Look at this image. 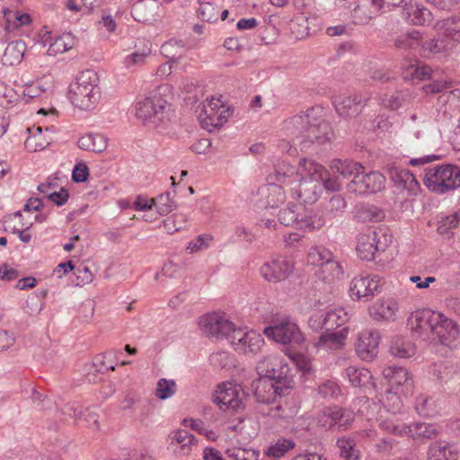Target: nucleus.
<instances>
[{"label":"nucleus","mask_w":460,"mask_h":460,"mask_svg":"<svg viewBox=\"0 0 460 460\" xmlns=\"http://www.w3.org/2000/svg\"><path fill=\"white\" fill-rule=\"evenodd\" d=\"M410 325L411 331L422 340L446 346L453 345L460 334L459 326L454 320L431 309L412 313Z\"/></svg>","instance_id":"1"},{"label":"nucleus","mask_w":460,"mask_h":460,"mask_svg":"<svg viewBox=\"0 0 460 460\" xmlns=\"http://www.w3.org/2000/svg\"><path fill=\"white\" fill-rule=\"evenodd\" d=\"M299 179L290 191L305 203H314L319 199L323 187L331 191L339 190L341 183L339 179L330 178L328 171L311 159H302L297 165Z\"/></svg>","instance_id":"2"},{"label":"nucleus","mask_w":460,"mask_h":460,"mask_svg":"<svg viewBox=\"0 0 460 460\" xmlns=\"http://www.w3.org/2000/svg\"><path fill=\"white\" fill-rule=\"evenodd\" d=\"M315 109L286 119L282 131L295 145L306 143L323 144L332 139V129L329 123L316 117Z\"/></svg>","instance_id":"3"},{"label":"nucleus","mask_w":460,"mask_h":460,"mask_svg":"<svg viewBox=\"0 0 460 460\" xmlns=\"http://www.w3.org/2000/svg\"><path fill=\"white\" fill-rule=\"evenodd\" d=\"M171 93V85L161 84L146 97L137 101L134 105L136 119L147 128H160L167 118L168 96Z\"/></svg>","instance_id":"4"},{"label":"nucleus","mask_w":460,"mask_h":460,"mask_svg":"<svg viewBox=\"0 0 460 460\" xmlns=\"http://www.w3.org/2000/svg\"><path fill=\"white\" fill-rule=\"evenodd\" d=\"M331 170L344 179L352 178L348 183L351 192H378L385 186V177L381 172H366L364 167L357 162L335 160L331 164Z\"/></svg>","instance_id":"5"},{"label":"nucleus","mask_w":460,"mask_h":460,"mask_svg":"<svg viewBox=\"0 0 460 460\" xmlns=\"http://www.w3.org/2000/svg\"><path fill=\"white\" fill-rule=\"evenodd\" d=\"M102 97L99 78L93 71H84L68 87L67 98L71 104L85 111L94 110Z\"/></svg>","instance_id":"6"},{"label":"nucleus","mask_w":460,"mask_h":460,"mask_svg":"<svg viewBox=\"0 0 460 460\" xmlns=\"http://www.w3.org/2000/svg\"><path fill=\"white\" fill-rule=\"evenodd\" d=\"M389 389L385 401H381L389 411H397L402 406L401 396H407L413 389V380L409 371L401 367H387L383 371Z\"/></svg>","instance_id":"7"},{"label":"nucleus","mask_w":460,"mask_h":460,"mask_svg":"<svg viewBox=\"0 0 460 460\" xmlns=\"http://www.w3.org/2000/svg\"><path fill=\"white\" fill-rule=\"evenodd\" d=\"M423 184L433 193L446 194L460 188V167L451 164H437L425 170Z\"/></svg>","instance_id":"8"},{"label":"nucleus","mask_w":460,"mask_h":460,"mask_svg":"<svg viewBox=\"0 0 460 460\" xmlns=\"http://www.w3.org/2000/svg\"><path fill=\"white\" fill-rule=\"evenodd\" d=\"M260 376L279 384V390H292L295 387V374L288 363L279 355L263 357L256 365Z\"/></svg>","instance_id":"9"},{"label":"nucleus","mask_w":460,"mask_h":460,"mask_svg":"<svg viewBox=\"0 0 460 460\" xmlns=\"http://www.w3.org/2000/svg\"><path fill=\"white\" fill-rule=\"evenodd\" d=\"M231 114L230 108L225 103L221 95L211 96L202 102L198 119L203 128L212 131L222 127Z\"/></svg>","instance_id":"10"},{"label":"nucleus","mask_w":460,"mask_h":460,"mask_svg":"<svg viewBox=\"0 0 460 460\" xmlns=\"http://www.w3.org/2000/svg\"><path fill=\"white\" fill-rule=\"evenodd\" d=\"M247 394L242 385L226 381L218 384L213 394V402L221 411H238L244 408Z\"/></svg>","instance_id":"11"},{"label":"nucleus","mask_w":460,"mask_h":460,"mask_svg":"<svg viewBox=\"0 0 460 460\" xmlns=\"http://www.w3.org/2000/svg\"><path fill=\"white\" fill-rule=\"evenodd\" d=\"M392 242V236L373 229L360 233L357 238L356 252L364 261H371L376 255L384 252Z\"/></svg>","instance_id":"12"},{"label":"nucleus","mask_w":460,"mask_h":460,"mask_svg":"<svg viewBox=\"0 0 460 460\" xmlns=\"http://www.w3.org/2000/svg\"><path fill=\"white\" fill-rule=\"evenodd\" d=\"M232 349L239 354L255 356L264 346L262 336L248 327H236L228 340Z\"/></svg>","instance_id":"13"},{"label":"nucleus","mask_w":460,"mask_h":460,"mask_svg":"<svg viewBox=\"0 0 460 460\" xmlns=\"http://www.w3.org/2000/svg\"><path fill=\"white\" fill-rule=\"evenodd\" d=\"M198 325L200 332L208 337L226 339L229 337L237 327L225 314L208 313L199 318Z\"/></svg>","instance_id":"14"},{"label":"nucleus","mask_w":460,"mask_h":460,"mask_svg":"<svg viewBox=\"0 0 460 460\" xmlns=\"http://www.w3.org/2000/svg\"><path fill=\"white\" fill-rule=\"evenodd\" d=\"M401 314L399 300L393 296H382L367 307L369 318L376 323H391L398 320Z\"/></svg>","instance_id":"15"},{"label":"nucleus","mask_w":460,"mask_h":460,"mask_svg":"<svg viewBox=\"0 0 460 460\" xmlns=\"http://www.w3.org/2000/svg\"><path fill=\"white\" fill-rule=\"evenodd\" d=\"M263 333L274 341L281 344H290L301 347L305 337L298 325L289 320H283L279 323L268 326Z\"/></svg>","instance_id":"16"},{"label":"nucleus","mask_w":460,"mask_h":460,"mask_svg":"<svg viewBox=\"0 0 460 460\" xmlns=\"http://www.w3.org/2000/svg\"><path fill=\"white\" fill-rule=\"evenodd\" d=\"M382 279L377 275H359L353 278L349 287V296L353 301H369L380 291Z\"/></svg>","instance_id":"17"},{"label":"nucleus","mask_w":460,"mask_h":460,"mask_svg":"<svg viewBox=\"0 0 460 460\" xmlns=\"http://www.w3.org/2000/svg\"><path fill=\"white\" fill-rule=\"evenodd\" d=\"M387 173L399 194L409 199H414L420 194V184L409 170L391 167L387 170Z\"/></svg>","instance_id":"18"},{"label":"nucleus","mask_w":460,"mask_h":460,"mask_svg":"<svg viewBox=\"0 0 460 460\" xmlns=\"http://www.w3.org/2000/svg\"><path fill=\"white\" fill-rule=\"evenodd\" d=\"M294 262L285 257H276L265 261L261 269V276L268 282L279 283L288 279L294 272Z\"/></svg>","instance_id":"19"},{"label":"nucleus","mask_w":460,"mask_h":460,"mask_svg":"<svg viewBox=\"0 0 460 460\" xmlns=\"http://www.w3.org/2000/svg\"><path fill=\"white\" fill-rule=\"evenodd\" d=\"M380 333L376 330H367L359 333L356 350L363 360H372L378 353Z\"/></svg>","instance_id":"20"},{"label":"nucleus","mask_w":460,"mask_h":460,"mask_svg":"<svg viewBox=\"0 0 460 460\" xmlns=\"http://www.w3.org/2000/svg\"><path fill=\"white\" fill-rule=\"evenodd\" d=\"M352 420L351 411L338 407L328 408L317 417L318 425L325 429H331L335 425L347 428Z\"/></svg>","instance_id":"21"},{"label":"nucleus","mask_w":460,"mask_h":460,"mask_svg":"<svg viewBox=\"0 0 460 460\" xmlns=\"http://www.w3.org/2000/svg\"><path fill=\"white\" fill-rule=\"evenodd\" d=\"M385 8L380 0H358L352 10V17L358 24H367Z\"/></svg>","instance_id":"22"},{"label":"nucleus","mask_w":460,"mask_h":460,"mask_svg":"<svg viewBox=\"0 0 460 460\" xmlns=\"http://www.w3.org/2000/svg\"><path fill=\"white\" fill-rule=\"evenodd\" d=\"M253 386L254 395L257 401L262 403H271L275 401L277 395H286L291 391L279 390L278 389L279 384L262 376H260V378L253 384Z\"/></svg>","instance_id":"23"},{"label":"nucleus","mask_w":460,"mask_h":460,"mask_svg":"<svg viewBox=\"0 0 460 460\" xmlns=\"http://www.w3.org/2000/svg\"><path fill=\"white\" fill-rule=\"evenodd\" d=\"M265 208H278L286 202V191L282 185L270 182L259 190Z\"/></svg>","instance_id":"24"},{"label":"nucleus","mask_w":460,"mask_h":460,"mask_svg":"<svg viewBox=\"0 0 460 460\" xmlns=\"http://www.w3.org/2000/svg\"><path fill=\"white\" fill-rule=\"evenodd\" d=\"M27 131L29 136L24 142V146L29 152L41 151L52 141V137L49 136L52 129L49 128H45L44 132L40 127L28 128Z\"/></svg>","instance_id":"25"},{"label":"nucleus","mask_w":460,"mask_h":460,"mask_svg":"<svg viewBox=\"0 0 460 460\" xmlns=\"http://www.w3.org/2000/svg\"><path fill=\"white\" fill-rule=\"evenodd\" d=\"M171 447L178 456H189L191 447L196 445V438L184 429H177L170 434Z\"/></svg>","instance_id":"26"},{"label":"nucleus","mask_w":460,"mask_h":460,"mask_svg":"<svg viewBox=\"0 0 460 460\" xmlns=\"http://www.w3.org/2000/svg\"><path fill=\"white\" fill-rule=\"evenodd\" d=\"M27 49L26 43L22 40H16L9 42L1 56V63L5 66H16L23 59Z\"/></svg>","instance_id":"27"},{"label":"nucleus","mask_w":460,"mask_h":460,"mask_svg":"<svg viewBox=\"0 0 460 460\" xmlns=\"http://www.w3.org/2000/svg\"><path fill=\"white\" fill-rule=\"evenodd\" d=\"M348 328H342L336 332L326 330L325 332L321 334L315 345L316 347L323 349L337 350L343 348L348 338Z\"/></svg>","instance_id":"28"},{"label":"nucleus","mask_w":460,"mask_h":460,"mask_svg":"<svg viewBox=\"0 0 460 460\" xmlns=\"http://www.w3.org/2000/svg\"><path fill=\"white\" fill-rule=\"evenodd\" d=\"M403 15L408 22L413 25H425L432 20V13L428 8L411 2L405 3Z\"/></svg>","instance_id":"29"},{"label":"nucleus","mask_w":460,"mask_h":460,"mask_svg":"<svg viewBox=\"0 0 460 460\" xmlns=\"http://www.w3.org/2000/svg\"><path fill=\"white\" fill-rule=\"evenodd\" d=\"M453 47L454 44L446 42V40H424L422 38V42L419 48V55L422 58H433L437 55L447 56L450 53Z\"/></svg>","instance_id":"30"},{"label":"nucleus","mask_w":460,"mask_h":460,"mask_svg":"<svg viewBox=\"0 0 460 460\" xmlns=\"http://www.w3.org/2000/svg\"><path fill=\"white\" fill-rule=\"evenodd\" d=\"M78 146L83 150L101 153L108 146V138L100 133H88L78 139Z\"/></svg>","instance_id":"31"},{"label":"nucleus","mask_w":460,"mask_h":460,"mask_svg":"<svg viewBox=\"0 0 460 460\" xmlns=\"http://www.w3.org/2000/svg\"><path fill=\"white\" fill-rule=\"evenodd\" d=\"M345 375L353 386L375 387L372 382L373 376L367 368L349 366L345 369Z\"/></svg>","instance_id":"32"},{"label":"nucleus","mask_w":460,"mask_h":460,"mask_svg":"<svg viewBox=\"0 0 460 460\" xmlns=\"http://www.w3.org/2000/svg\"><path fill=\"white\" fill-rule=\"evenodd\" d=\"M300 217L297 221V228L305 231L319 230L325 225L324 217L313 211H308L300 207Z\"/></svg>","instance_id":"33"},{"label":"nucleus","mask_w":460,"mask_h":460,"mask_svg":"<svg viewBox=\"0 0 460 460\" xmlns=\"http://www.w3.org/2000/svg\"><path fill=\"white\" fill-rule=\"evenodd\" d=\"M442 402L434 397L420 395L416 399L415 409L423 417L430 418L438 414L442 410Z\"/></svg>","instance_id":"34"},{"label":"nucleus","mask_w":460,"mask_h":460,"mask_svg":"<svg viewBox=\"0 0 460 460\" xmlns=\"http://www.w3.org/2000/svg\"><path fill=\"white\" fill-rule=\"evenodd\" d=\"M274 178L281 184L294 186L300 175H297V167L295 168L290 164L283 161L279 163L275 170ZM273 179V176H270Z\"/></svg>","instance_id":"35"},{"label":"nucleus","mask_w":460,"mask_h":460,"mask_svg":"<svg viewBox=\"0 0 460 460\" xmlns=\"http://www.w3.org/2000/svg\"><path fill=\"white\" fill-rule=\"evenodd\" d=\"M210 366L217 370L229 372L236 366V359L233 354L226 350H218L209 356Z\"/></svg>","instance_id":"36"},{"label":"nucleus","mask_w":460,"mask_h":460,"mask_svg":"<svg viewBox=\"0 0 460 460\" xmlns=\"http://www.w3.org/2000/svg\"><path fill=\"white\" fill-rule=\"evenodd\" d=\"M405 436L413 439H430L434 438L439 433L438 429L433 424L417 422L413 425L407 426Z\"/></svg>","instance_id":"37"},{"label":"nucleus","mask_w":460,"mask_h":460,"mask_svg":"<svg viewBox=\"0 0 460 460\" xmlns=\"http://www.w3.org/2000/svg\"><path fill=\"white\" fill-rule=\"evenodd\" d=\"M421 42L422 34L420 31L412 30L398 36L394 41V45L397 49L416 50L419 52Z\"/></svg>","instance_id":"38"},{"label":"nucleus","mask_w":460,"mask_h":460,"mask_svg":"<svg viewBox=\"0 0 460 460\" xmlns=\"http://www.w3.org/2000/svg\"><path fill=\"white\" fill-rule=\"evenodd\" d=\"M429 460H460V453L452 447L440 443L430 446L428 453Z\"/></svg>","instance_id":"39"},{"label":"nucleus","mask_w":460,"mask_h":460,"mask_svg":"<svg viewBox=\"0 0 460 460\" xmlns=\"http://www.w3.org/2000/svg\"><path fill=\"white\" fill-rule=\"evenodd\" d=\"M460 224V210L452 214L442 216L437 222V232L440 235L450 237L453 230Z\"/></svg>","instance_id":"40"},{"label":"nucleus","mask_w":460,"mask_h":460,"mask_svg":"<svg viewBox=\"0 0 460 460\" xmlns=\"http://www.w3.org/2000/svg\"><path fill=\"white\" fill-rule=\"evenodd\" d=\"M333 104L337 112L341 116H355L360 111L359 102H356L355 99H352L350 96H337L334 99Z\"/></svg>","instance_id":"41"},{"label":"nucleus","mask_w":460,"mask_h":460,"mask_svg":"<svg viewBox=\"0 0 460 460\" xmlns=\"http://www.w3.org/2000/svg\"><path fill=\"white\" fill-rule=\"evenodd\" d=\"M390 351L394 357L407 358L415 355L416 348L410 341L397 337L393 340Z\"/></svg>","instance_id":"42"},{"label":"nucleus","mask_w":460,"mask_h":460,"mask_svg":"<svg viewBox=\"0 0 460 460\" xmlns=\"http://www.w3.org/2000/svg\"><path fill=\"white\" fill-rule=\"evenodd\" d=\"M75 44V38L71 33H64L55 40L48 49V55L56 56L71 49Z\"/></svg>","instance_id":"43"},{"label":"nucleus","mask_w":460,"mask_h":460,"mask_svg":"<svg viewBox=\"0 0 460 460\" xmlns=\"http://www.w3.org/2000/svg\"><path fill=\"white\" fill-rule=\"evenodd\" d=\"M332 257L333 255L332 252L325 247L314 246L310 248L308 252L307 263L309 265L318 267L320 270Z\"/></svg>","instance_id":"44"},{"label":"nucleus","mask_w":460,"mask_h":460,"mask_svg":"<svg viewBox=\"0 0 460 460\" xmlns=\"http://www.w3.org/2000/svg\"><path fill=\"white\" fill-rule=\"evenodd\" d=\"M296 446L293 439L280 438L270 444L265 450V455L274 458H279L292 450Z\"/></svg>","instance_id":"45"},{"label":"nucleus","mask_w":460,"mask_h":460,"mask_svg":"<svg viewBox=\"0 0 460 460\" xmlns=\"http://www.w3.org/2000/svg\"><path fill=\"white\" fill-rule=\"evenodd\" d=\"M290 360L296 367L297 371L301 373V377L305 380L309 379L313 376L314 369L310 358L304 354L296 353L288 354Z\"/></svg>","instance_id":"46"},{"label":"nucleus","mask_w":460,"mask_h":460,"mask_svg":"<svg viewBox=\"0 0 460 460\" xmlns=\"http://www.w3.org/2000/svg\"><path fill=\"white\" fill-rule=\"evenodd\" d=\"M318 274L323 280L332 282L343 275V269L332 257L319 270Z\"/></svg>","instance_id":"47"},{"label":"nucleus","mask_w":460,"mask_h":460,"mask_svg":"<svg viewBox=\"0 0 460 460\" xmlns=\"http://www.w3.org/2000/svg\"><path fill=\"white\" fill-rule=\"evenodd\" d=\"M183 48L184 44L181 40L171 39L161 46L160 51L171 62H178Z\"/></svg>","instance_id":"48"},{"label":"nucleus","mask_w":460,"mask_h":460,"mask_svg":"<svg viewBox=\"0 0 460 460\" xmlns=\"http://www.w3.org/2000/svg\"><path fill=\"white\" fill-rule=\"evenodd\" d=\"M337 447L340 449V456L343 460H360V453L355 447L353 440L349 438H339Z\"/></svg>","instance_id":"49"},{"label":"nucleus","mask_w":460,"mask_h":460,"mask_svg":"<svg viewBox=\"0 0 460 460\" xmlns=\"http://www.w3.org/2000/svg\"><path fill=\"white\" fill-rule=\"evenodd\" d=\"M349 319L348 311L338 307L326 313L327 331L343 325Z\"/></svg>","instance_id":"50"},{"label":"nucleus","mask_w":460,"mask_h":460,"mask_svg":"<svg viewBox=\"0 0 460 460\" xmlns=\"http://www.w3.org/2000/svg\"><path fill=\"white\" fill-rule=\"evenodd\" d=\"M4 18L6 20V31H11L22 26L28 25L31 22V18L28 13L15 12L13 14L11 11L4 12Z\"/></svg>","instance_id":"51"},{"label":"nucleus","mask_w":460,"mask_h":460,"mask_svg":"<svg viewBox=\"0 0 460 460\" xmlns=\"http://www.w3.org/2000/svg\"><path fill=\"white\" fill-rule=\"evenodd\" d=\"M299 208L300 207L291 205V203L288 202V207L279 211V217L280 223L297 228V221L299 220L301 212Z\"/></svg>","instance_id":"52"},{"label":"nucleus","mask_w":460,"mask_h":460,"mask_svg":"<svg viewBox=\"0 0 460 460\" xmlns=\"http://www.w3.org/2000/svg\"><path fill=\"white\" fill-rule=\"evenodd\" d=\"M289 29L296 39H303L309 35L307 17L302 13L296 15L289 23Z\"/></svg>","instance_id":"53"},{"label":"nucleus","mask_w":460,"mask_h":460,"mask_svg":"<svg viewBox=\"0 0 460 460\" xmlns=\"http://www.w3.org/2000/svg\"><path fill=\"white\" fill-rule=\"evenodd\" d=\"M153 201V210H155L160 217L168 215L175 208V205L168 194H162Z\"/></svg>","instance_id":"54"},{"label":"nucleus","mask_w":460,"mask_h":460,"mask_svg":"<svg viewBox=\"0 0 460 460\" xmlns=\"http://www.w3.org/2000/svg\"><path fill=\"white\" fill-rule=\"evenodd\" d=\"M185 218L182 215L174 214L163 220L160 227L168 234H173L184 227Z\"/></svg>","instance_id":"55"},{"label":"nucleus","mask_w":460,"mask_h":460,"mask_svg":"<svg viewBox=\"0 0 460 460\" xmlns=\"http://www.w3.org/2000/svg\"><path fill=\"white\" fill-rule=\"evenodd\" d=\"M226 454L234 460H258L260 456L259 451L244 447L229 448Z\"/></svg>","instance_id":"56"},{"label":"nucleus","mask_w":460,"mask_h":460,"mask_svg":"<svg viewBox=\"0 0 460 460\" xmlns=\"http://www.w3.org/2000/svg\"><path fill=\"white\" fill-rule=\"evenodd\" d=\"M381 427L387 432L405 436L407 425L400 421L395 416H391L381 422Z\"/></svg>","instance_id":"57"},{"label":"nucleus","mask_w":460,"mask_h":460,"mask_svg":"<svg viewBox=\"0 0 460 460\" xmlns=\"http://www.w3.org/2000/svg\"><path fill=\"white\" fill-rule=\"evenodd\" d=\"M453 24L454 20L452 19L443 20L436 23L435 29L438 32L443 33L445 36L452 39L453 41L458 42L460 41V30L453 28Z\"/></svg>","instance_id":"58"},{"label":"nucleus","mask_w":460,"mask_h":460,"mask_svg":"<svg viewBox=\"0 0 460 460\" xmlns=\"http://www.w3.org/2000/svg\"><path fill=\"white\" fill-rule=\"evenodd\" d=\"M176 392V383L173 380L165 378L160 379L157 383L155 389V395L161 399L165 400L172 397Z\"/></svg>","instance_id":"59"},{"label":"nucleus","mask_w":460,"mask_h":460,"mask_svg":"<svg viewBox=\"0 0 460 460\" xmlns=\"http://www.w3.org/2000/svg\"><path fill=\"white\" fill-rule=\"evenodd\" d=\"M150 54L151 48L145 46L141 50H136L133 53L128 55L125 58V66L127 67H131L133 66L143 65Z\"/></svg>","instance_id":"60"},{"label":"nucleus","mask_w":460,"mask_h":460,"mask_svg":"<svg viewBox=\"0 0 460 460\" xmlns=\"http://www.w3.org/2000/svg\"><path fill=\"white\" fill-rule=\"evenodd\" d=\"M432 74V69L430 66L427 65H420V66H409L405 71V77H409L411 79H418V80H427L430 78Z\"/></svg>","instance_id":"61"},{"label":"nucleus","mask_w":460,"mask_h":460,"mask_svg":"<svg viewBox=\"0 0 460 460\" xmlns=\"http://www.w3.org/2000/svg\"><path fill=\"white\" fill-rule=\"evenodd\" d=\"M111 358V354L110 352L96 355L93 359V367L95 371L99 373H105L110 370L114 371L115 367L110 361Z\"/></svg>","instance_id":"62"},{"label":"nucleus","mask_w":460,"mask_h":460,"mask_svg":"<svg viewBox=\"0 0 460 460\" xmlns=\"http://www.w3.org/2000/svg\"><path fill=\"white\" fill-rule=\"evenodd\" d=\"M213 237L209 234H200L197 238L191 240L186 249L190 253H195L209 247Z\"/></svg>","instance_id":"63"},{"label":"nucleus","mask_w":460,"mask_h":460,"mask_svg":"<svg viewBox=\"0 0 460 460\" xmlns=\"http://www.w3.org/2000/svg\"><path fill=\"white\" fill-rule=\"evenodd\" d=\"M308 324L314 331H319L323 328L327 330L326 314H323L318 309H314L308 320Z\"/></svg>","instance_id":"64"}]
</instances>
